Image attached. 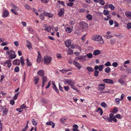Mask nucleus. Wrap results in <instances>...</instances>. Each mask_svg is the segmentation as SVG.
<instances>
[{
    "mask_svg": "<svg viewBox=\"0 0 131 131\" xmlns=\"http://www.w3.org/2000/svg\"><path fill=\"white\" fill-rule=\"evenodd\" d=\"M110 118H112L113 121L115 122H117L116 118L119 119H121L122 118V116L119 114H117L114 116L113 114L111 113L110 114Z\"/></svg>",
    "mask_w": 131,
    "mask_h": 131,
    "instance_id": "1",
    "label": "nucleus"
},
{
    "mask_svg": "<svg viewBox=\"0 0 131 131\" xmlns=\"http://www.w3.org/2000/svg\"><path fill=\"white\" fill-rule=\"evenodd\" d=\"M52 58L49 56H45L43 58V62L46 65H49L51 63L52 60Z\"/></svg>",
    "mask_w": 131,
    "mask_h": 131,
    "instance_id": "2",
    "label": "nucleus"
},
{
    "mask_svg": "<svg viewBox=\"0 0 131 131\" xmlns=\"http://www.w3.org/2000/svg\"><path fill=\"white\" fill-rule=\"evenodd\" d=\"M79 24V28L82 30H86L88 27V25L85 22L81 21Z\"/></svg>",
    "mask_w": 131,
    "mask_h": 131,
    "instance_id": "3",
    "label": "nucleus"
},
{
    "mask_svg": "<svg viewBox=\"0 0 131 131\" xmlns=\"http://www.w3.org/2000/svg\"><path fill=\"white\" fill-rule=\"evenodd\" d=\"M93 39L96 41H101L100 43L101 44H103L104 42L102 36L100 35H96L94 36Z\"/></svg>",
    "mask_w": 131,
    "mask_h": 131,
    "instance_id": "4",
    "label": "nucleus"
},
{
    "mask_svg": "<svg viewBox=\"0 0 131 131\" xmlns=\"http://www.w3.org/2000/svg\"><path fill=\"white\" fill-rule=\"evenodd\" d=\"M9 14V13L7 10L3 9L2 16L4 18L7 17Z\"/></svg>",
    "mask_w": 131,
    "mask_h": 131,
    "instance_id": "5",
    "label": "nucleus"
},
{
    "mask_svg": "<svg viewBox=\"0 0 131 131\" xmlns=\"http://www.w3.org/2000/svg\"><path fill=\"white\" fill-rule=\"evenodd\" d=\"M99 87L98 88V90L100 91H102L105 88V84H101L98 85Z\"/></svg>",
    "mask_w": 131,
    "mask_h": 131,
    "instance_id": "6",
    "label": "nucleus"
},
{
    "mask_svg": "<svg viewBox=\"0 0 131 131\" xmlns=\"http://www.w3.org/2000/svg\"><path fill=\"white\" fill-rule=\"evenodd\" d=\"M10 52H12L11 53V54L9 55V58L11 59H13L15 58L16 56V55L15 54V52L12 50H10Z\"/></svg>",
    "mask_w": 131,
    "mask_h": 131,
    "instance_id": "7",
    "label": "nucleus"
},
{
    "mask_svg": "<svg viewBox=\"0 0 131 131\" xmlns=\"http://www.w3.org/2000/svg\"><path fill=\"white\" fill-rule=\"evenodd\" d=\"M103 118L104 119H105L106 121H108L110 122H112V118H110V115L109 117L105 115L103 117Z\"/></svg>",
    "mask_w": 131,
    "mask_h": 131,
    "instance_id": "8",
    "label": "nucleus"
},
{
    "mask_svg": "<svg viewBox=\"0 0 131 131\" xmlns=\"http://www.w3.org/2000/svg\"><path fill=\"white\" fill-rule=\"evenodd\" d=\"M4 66H5L6 64H7V66L9 68H10L12 65L11 61L10 59H8L6 60V61L4 63Z\"/></svg>",
    "mask_w": 131,
    "mask_h": 131,
    "instance_id": "9",
    "label": "nucleus"
},
{
    "mask_svg": "<svg viewBox=\"0 0 131 131\" xmlns=\"http://www.w3.org/2000/svg\"><path fill=\"white\" fill-rule=\"evenodd\" d=\"M64 13V9L63 8L60 9V10L58 13V15L60 17Z\"/></svg>",
    "mask_w": 131,
    "mask_h": 131,
    "instance_id": "10",
    "label": "nucleus"
},
{
    "mask_svg": "<svg viewBox=\"0 0 131 131\" xmlns=\"http://www.w3.org/2000/svg\"><path fill=\"white\" fill-rule=\"evenodd\" d=\"M71 40L70 39H67L65 41V43L66 46L67 47H69L70 46L71 43Z\"/></svg>",
    "mask_w": 131,
    "mask_h": 131,
    "instance_id": "11",
    "label": "nucleus"
},
{
    "mask_svg": "<svg viewBox=\"0 0 131 131\" xmlns=\"http://www.w3.org/2000/svg\"><path fill=\"white\" fill-rule=\"evenodd\" d=\"M73 64L79 69H80L81 68V65L77 62L74 61Z\"/></svg>",
    "mask_w": 131,
    "mask_h": 131,
    "instance_id": "12",
    "label": "nucleus"
},
{
    "mask_svg": "<svg viewBox=\"0 0 131 131\" xmlns=\"http://www.w3.org/2000/svg\"><path fill=\"white\" fill-rule=\"evenodd\" d=\"M52 84L53 86V89L56 91L57 93L58 94L59 93V90L56 87L54 82L52 83Z\"/></svg>",
    "mask_w": 131,
    "mask_h": 131,
    "instance_id": "13",
    "label": "nucleus"
},
{
    "mask_svg": "<svg viewBox=\"0 0 131 131\" xmlns=\"http://www.w3.org/2000/svg\"><path fill=\"white\" fill-rule=\"evenodd\" d=\"M37 73L41 77H43L44 75V72L43 70H40L38 71Z\"/></svg>",
    "mask_w": 131,
    "mask_h": 131,
    "instance_id": "14",
    "label": "nucleus"
},
{
    "mask_svg": "<svg viewBox=\"0 0 131 131\" xmlns=\"http://www.w3.org/2000/svg\"><path fill=\"white\" fill-rule=\"evenodd\" d=\"M20 61L18 59L14 60L13 61V64L16 65H19L20 64Z\"/></svg>",
    "mask_w": 131,
    "mask_h": 131,
    "instance_id": "15",
    "label": "nucleus"
},
{
    "mask_svg": "<svg viewBox=\"0 0 131 131\" xmlns=\"http://www.w3.org/2000/svg\"><path fill=\"white\" fill-rule=\"evenodd\" d=\"M125 13L126 16L131 19V13L129 12H126Z\"/></svg>",
    "mask_w": 131,
    "mask_h": 131,
    "instance_id": "16",
    "label": "nucleus"
},
{
    "mask_svg": "<svg viewBox=\"0 0 131 131\" xmlns=\"http://www.w3.org/2000/svg\"><path fill=\"white\" fill-rule=\"evenodd\" d=\"M52 124V127L54 128L55 126L54 123L52 121L48 122H47L46 125H51Z\"/></svg>",
    "mask_w": 131,
    "mask_h": 131,
    "instance_id": "17",
    "label": "nucleus"
},
{
    "mask_svg": "<svg viewBox=\"0 0 131 131\" xmlns=\"http://www.w3.org/2000/svg\"><path fill=\"white\" fill-rule=\"evenodd\" d=\"M73 128L72 130L73 131H79L78 129V126L76 124H75L73 126Z\"/></svg>",
    "mask_w": 131,
    "mask_h": 131,
    "instance_id": "18",
    "label": "nucleus"
},
{
    "mask_svg": "<svg viewBox=\"0 0 131 131\" xmlns=\"http://www.w3.org/2000/svg\"><path fill=\"white\" fill-rule=\"evenodd\" d=\"M101 53V51L99 50H94L93 54V55L96 56L99 54Z\"/></svg>",
    "mask_w": 131,
    "mask_h": 131,
    "instance_id": "19",
    "label": "nucleus"
},
{
    "mask_svg": "<svg viewBox=\"0 0 131 131\" xmlns=\"http://www.w3.org/2000/svg\"><path fill=\"white\" fill-rule=\"evenodd\" d=\"M97 112L100 114V115H101L103 113V111L102 109L100 108H99L97 109Z\"/></svg>",
    "mask_w": 131,
    "mask_h": 131,
    "instance_id": "20",
    "label": "nucleus"
},
{
    "mask_svg": "<svg viewBox=\"0 0 131 131\" xmlns=\"http://www.w3.org/2000/svg\"><path fill=\"white\" fill-rule=\"evenodd\" d=\"M10 10L11 12L13 14L15 15H17L18 14V13L17 12L16 9H11Z\"/></svg>",
    "mask_w": 131,
    "mask_h": 131,
    "instance_id": "21",
    "label": "nucleus"
},
{
    "mask_svg": "<svg viewBox=\"0 0 131 131\" xmlns=\"http://www.w3.org/2000/svg\"><path fill=\"white\" fill-rule=\"evenodd\" d=\"M45 16H48L49 18L52 17L53 16L52 14L48 13H45Z\"/></svg>",
    "mask_w": 131,
    "mask_h": 131,
    "instance_id": "22",
    "label": "nucleus"
},
{
    "mask_svg": "<svg viewBox=\"0 0 131 131\" xmlns=\"http://www.w3.org/2000/svg\"><path fill=\"white\" fill-rule=\"evenodd\" d=\"M86 69L89 72H93L94 71L93 68L91 67H87Z\"/></svg>",
    "mask_w": 131,
    "mask_h": 131,
    "instance_id": "23",
    "label": "nucleus"
},
{
    "mask_svg": "<svg viewBox=\"0 0 131 131\" xmlns=\"http://www.w3.org/2000/svg\"><path fill=\"white\" fill-rule=\"evenodd\" d=\"M11 6H12V8L16 9V10L17 11H18L19 10V8L17 7L14 3H11Z\"/></svg>",
    "mask_w": 131,
    "mask_h": 131,
    "instance_id": "24",
    "label": "nucleus"
},
{
    "mask_svg": "<svg viewBox=\"0 0 131 131\" xmlns=\"http://www.w3.org/2000/svg\"><path fill=\"white\" fill-rule=\"evenodd\" d=\"M41 102L43 103V104H46L48 103V101L47 100L44 99H42L41 100Z\"/></svg>",
    "mask_w": 131,
    "mask_h": 131,
    "instance_id": "25",
    "label": "nucleus"
},
{
    "mask_svg": "<svg viewBox=\"0 0 131 131\" xmlns=\"http://www.w3.org/2000/svg\"><path fill=\"white\" fill-rule=\"evenodd\" d=\"M26 63L28 67L32 65L31 63L29 61L28 58H27L26 59Z\"/></svg>",
    "mask_w": 131,
    "mask_h": 131,
    "instance_id": "26",
    "label": "nucleus"
},
{
    "mask_svg": "<svg viewBox=\"0 0 131 131\" xmlns=\"http://www.w3.org/2000/svg\"><path fill=\"white\" fill-rule=\"evenodd\" d=\"M27 41L29 45H26L27 47L29 49H30V48H32V45L31 42L28 41Z\"/></svg>",
    "mask_w": 131,
    "mask_h": 131,
    "instance_id": "27",
    "label": "nucleus"
},
{
    "mask_svg": "<svg viewBox=\"0 0 131 131\" xmlns=\"http://www.w3.org/2000/svg\"><path fill=\"white\" fill-rule=\"evenodd\" d=\"M105 71L106 73L110 72L111 70V69L109 67H107L105 69Z\"/></svg>",
    "mask_w": 131,
    "mask_h": 131,
    "instance_id": "28",
    "label": "nucleus"
},
{
    "mask_svg": "<svg viewBox=\"0 0 131 131\" xmlns=\"http://www.w3.org/2000/svg\"><path fill=\"white\" fill-rule=\"evenodd\" d=\"M66 118L65 117L61 118L60 119V122L62 123H64L65 122Z\"/></svg>",
    "mask_w": 131,
    "mask_h": 131,
    "instance_id": "29",
    "label": "nucleus"
},
{
    "mask_svg": "<svg viewBox=\"0 0 131 131\" xmlns=\"http://www.w3.org/2000/svg\"><path fill=\"white\" fill-rule=\"evenodd\" d=\"M103 13L105 15L107 16L109 14V12L107 10H104L103 11Z\"/></svg>",
    "mask_w": 131,
    "mask_h": 131,
    "instance_id": "30",
    "label": "nucleus"
},
{
    "mask_svg": "<svg viewBox=\"0 0 131 131\" xmlns=\"http://www.w3.org/2000/svg\"><path fill=\"white\" fill-rule=\"evenodd\" d=\"M118 111V108L116 107H115L113 109V113H116Z\"/></svg>",
    "mask_w": 131,
    "mask_h": 131,
    "instance_id": "31",
    "label": "nucleus"
},
{
    "mask_svg": "<svg viewBox=\"0 0 131 131\" xmlns=\"http://www.w3.org/2000/svg\"><path fill=\"white\" fill-rule=\"evenodd\" d=\"M101 105L105 108H106L107 107V105L104 102L101 103Z\"/></svg>",
    "mask_w": 131,
    "mask_h": 131,
    "instance_id": "32",
    "label": "nucleus"
},
{
    "mask_svg": "<svg viewBox=\"0 0 131 131\" xmlns=\"http://www.w3.org/2000/svg\"><path fill=\"white\" fill-rule=\"evenodd\" d=\"M103 81L105 82H113V81L111 79H105L103 80Z\"/></svg>",
    "mask_w": 131,
    "mask_h": 131,
    "instance_id": "33",
    "label": "nucleus"
},
{
    "mask_svg": "<svg viewBox=\"0 0 131 131\" xmlns=\"http://www.w3.org/2000/svg\"><path fill=\"white\" fill-rule=\"evenodd\" d=\"M86 17L89 20H91L92 18V16L90 15L89 14L87 15Z\"/></svg>",
    "mask_w": 131,
    "mask_h": 131,
    "instance_id": "34",
    "label": "nucleus"
},
{
    "mask_svg": "<svg viewBox=\"0 0 131 131\" xmlns=\"http://www.w3.org/2000/svg\"><path fill=\"white\" fill-rule=\"evenodd\" d=\"M115 39L114 38H112L110 40V41L111 45L114 44L115 42Z\"/></svg>",
    "mask_w": 131,
    "mask_h": 131,
    "instance_id": "35",
    "label": "nucleus"
},
{
    "mask_svg": "<svg viewBox=\"0 0 131 131\" xmlns=\"http://www.w3.org/2000/svg\"><path fill=\"white\" fill-rule=\"evenodd\" d=\"M108 6L112 10H113L115 9L114 6L112 4H110L108 5Z\"/></svg>",
    "mask_w": 131,
    "mask_h": 131,
    "instance_id": "36",
    "label": "nucleus"
},
{
    "mask_svg": "<svg viewBox=\"0 0 131 131\" xmlns=\"http://www.w3.org/2000/svg\"><path fill=\"white\" fill-rule=\"evenodd\" d=\"M92 53H90L87 54L86 56H85L86 57L87 56L89 58H92Z\"/></svg>",
    "mask_w": 131,
    "mask_h": 131,
    "instance_id": "37",
    "label": "nucleus"
},
{
    "mask_svg": "<svg viewBox=\"0 0 131 131\" xmlns=\"http://www.w3.org/2000/svg\"><path fill=\"white\" fill-rule=\"evenodd\" d=\"M32 124L33 125L35 126L37 125V123L36 122V121L35 120V119H32Z\"/></svg>",
    "mask_w": 131,
    "mask_h": 131,
    "instance_id": "38",
    "label": "nucleus"
},
{
    "mask_svg": "<svg viewBox=\"0 0 131 131\" xmlns=\"http://www.w3.org/2000/svg\"><path fill=\"white\" fill-rule=\"evenodd\" d=\"M42 82H47V77L45 76H43L42 78Z\"/></svg>",
    "mask_w": 131,
    "mask_h": 131,
    "instance_id": "39",
    "label": "nucleus"
},
{
    "mask_svg": "<svg viewBox=\"0 0 131 131\" xmlns=\"http://www.w3.org/2000/svg\"><path fill=\"white\" fill-rule=\"evenodd\" d=\"M103 67V65H100L99 66V71H101Z\"/></svg>",
    "mask_w": 131,
    "mask_h": 131,
    "instance_id": "40",
    "label": "nucleus"
},
{
    "mask_svg": "<svg viewBox=\"0 0 131 131\" xmlns=\"http://www.w3.org/2000/svg\"><path fill=\"white\" fill-rule=\"evenodd\" d=\"M19 71V68L18 67H16L14 69V71L15 72H18Z\"/></svg>",
    "mask_w": 131,
    "mask_h": 131,
    "instance_id": "41",
    "label": "nucleus"
},
{
    "mask_svg": "<svg viewBox=\"0 0 131 131\" xmlns=\"http://www.w3.org/2000/svg\"><path fill=\"white\" fill-rule=\"evenodd\" d=\"M68 53L70 55L72 54L73 53V51L71 49H69Z\"/></svg>",
    "mask_w": 131,
    "mask_h": 131,
    "instance_id": "42",
    "label": "nucleus"
},
{
    "mask_svg": "<svg viewBox=\"0 0 131 131\" xmlns=\"http://www.w3.org/2000/svg\"><path fill=\"white\" fill-rule=\"evenodd\" d=\"M104 36L107 39H109L113 37V36L111 35H105Z\"/></svg>",
    "mask_w": 131,
    "mask_h": 131,
    "instance_id": "43",
    "label": "nucleus"
},
{
    "mask_svg": "<svg viewBox=\"0 0 131 131\" xmlns=\"http://www.w3.org/2000/svg\"><path fill=\"white\" fill-rule=\"evenodd\" d=\"M131 28V23H129L127 25V28L128 29Z\"/></svg>",
    "mask_w": 131,
    "mask_h": 131,
    "instance_id": "44",
    "label": "nucleus"
},
{
    "mask_svg": "<svg viewBox=\"0 0 131 131\" xmlns=\"http://www.w3.org/2000/svg\"><path fill=\"white\" fill-rule=\"evenodd\" d=\"M64 82H73V81L70 79H64L63 81Z\"/></svg>",
    "mask_w": 131,
    "mask_h": 131,
    "instance_id": "45",
    "label": "nucleus"
},
{
    "mask_svg": "<svg viewBox=\"0 0 131 131\" xmlns=\"http://www.w3.org/2000/svg\"><path fill=\"white\" fill-rule=\"evenodd\" d=\"M99 3L102 5H104L105 4V2L103 0H100L99 1Z\"/></svg>",
    "mask_w": 131,
    "mask_h": 131,
    "instance_id": "46",
    "label": "nucleus"
},
{
    "mask_svg": "<svg viewBox=\"0 0 131 131\" xmlns=\"http://www.w3.org/2000/svg\"><path fill=\"white\" fill-rule=\"evenodd\" d=\"M120 99L118 98H117L115 99V102L117 104H119V100Z\"/></svg>",
    "mask_w": 131,
    "mask_h": 131,
    "instance_id": "47",
    "label": "nucleus"
},
{
    "mask_svg": "<svg viewBox=\"0 0 131 131\" xmlns=\"http://www.w3.org/2000/svg\"><path fill=\"white\" fill-rule=\"evenodd\" d=\"M111 17V16L110 15H109L107 16V18H104V20H108L109 19H110Z\"/></svg>",
    "mask_w": 131,
    "mask_h": 131,
    "instance_id": "48",
    "label": "nucleus"
},
{
    "mask_svg": "<svg viewBox=\"0 0 131 131\" xmlns=\"http://www.w3.org/2000/svg\"><path fill=\"white\" fill-rule=\"evenodd\" d=\"M49 0H41V2L43 3H48L49 1Z\"/></svg>",
    "mask_w": 131,
    "mask_h": 131,
    "instance_id": "49",
    "label": "nucleus"
},
{
    "mask_svg": "<svg viewBox=\"0 0 131 131\" xmlns=\"http://www.w3.org/2000/svg\"><path fill=\"white\" fill-rule=\"evenodd\" d=\"M66 30L67 32L69 33L71 32V30L70 28L69 27L67 28L66 29Z\"/></svg>",
    "mask_w": 131,
    "mask_h": 131,
    "instance_id": "50",
    "label": "nucleus"
},
{
    "mask_svg": "<svg viewBox=\"0 0 131 131\" xmlns=\"http://www.w3.org/2000/svg\"><path fill=\"white\" fill-rule=\"evenodd\" d=\"M19 94L18 93H17L14 96V100H16L17 99V97L18 96V95Z\"/></svg>",
    "mask_w": 131,
    "mask_h": 131,
    "instance_id": "51",
    "label": "nucleus"
},
{
    "mask_svg": "<svg viewBox=\"0 0 131 131\" xmlns=\"http://www.w3.org/2000/svg\"><path fill=\"white\" fill-rule=\"evenodd\" d=\"M99 73V72L98 70H95L94 72V75L95 76H97Z\"/></svg>",
    "mask_w": 131,
    "mask_h": 131,
    "instance_id": "52",
    "label": "nucleus"
},
{
    "mask_svg": "<svg viewBox=\"0 0 131 131\" xmlns=\"http://www.w3.org/2000/svg\"><path fill=\"white\" fill-rule=\"evenodd\" d=\"M58 3H59L60 4L64 6H65L64 2L63 1H58Z\"/></svg>",
    "mask_w": 131,
    "mask_h": 131,
    "instance_id": "53",
    "label": "nucleus"
},
{
    "mask_svg": "<svg viewBox=\"0 0 131 131\" xmlns=\"http://www.w3.org/2000/svg\"><path fill=\"white\" fill-rule=\"evenodd\" d=\"M105 65L106 66H110L111 64L110 62L109 61H108L105 64Z\"/></svg>",
    "mask_w": 131,
    "mask_h": 131,
    "instance_id": "54",
    "label": "nucleus"
},
{
    "mask_svg": "<svg viewBox=\"0 0 131 131\" xmlns=\"http://www.w3.org/2000/svg\"><path fill=\"white\" fill-rule=\"evenodd\" d=\"M112 66L114 67H116L118 66V63L116 62H114L112 64Z\"/></svg>",
    "mask_w": 131,
    "mask_h": 131,
    "instance_id": "55",
    "label": "nucleus"
},
{
    "mask_svg": "<svg viewBox=\"0 0 131 131\" xmlns=\"http://www.w3.org/2000/svg\"><path fill=\"white\" fill-rule=\"evenodd\" d=\"M39 78L38 77H36L34 78V80L35 82H38L39 80Z\"/></svg>",
    "mask_w": 131,
    "mask_h": 131,
    "instance_id": "56",
    "label": "nucleus"
},
{
    "mask_svg": "<svg viewBox=\"0 0 131 131\" xmlns=\"http://www.w3.org/2000/svg\"><path fill=\"white\" fill-rule=\"evenodd\" d=\"M50 27H49V28H45L44 29V30L46 31H47L48 32H49L50 31V28H51V27H50Z\"/></svg>",
    "mask_w": 131,
    "mask_h": 131,
    "instance_id": "57",
    "label": "nucleus"
},
{
    "mask_svg": "<svg viewBox=\"0 0 131 131\" xmlns=\"http://www.w3.org/2000/svg\"><path fill=\"white\" fill-rule=\"evenodd\" d=\"M8 111V109L6 108H5L3 110V113H4L5 114H6L7 112Z\"/></svg>",
    "mask_w": 131,
    "mask_h": 131,
    "instance_id": "58",
    "label": "nucleus"
},
{
    "mask_svg": "<svg viewBox=\"0 0 131 131\" xmlns=\"http://www.w3.org/2000/svg\"><path fill=\"white\" fill-rule=\"evenodd\" d=\"M73 3L70 2L68 3L67 4V5L68 6H73Z\"/></svg>",
    "mask_w": 131,
    "mask_h": 131,
    "instance_id": "59",
    "label": "nucleus"
},
{
    "mask_svg": "<svg viewBox=\"0 0 131 131\" xmlns=\"http://www.w3.org/2000/svg\"><path fill=\"white\" fill-rule=\"evenodd\" d=\"M8 42L6 41L5 42H3L1 44V45L2 46H7V43Z\"/></svg>",
    "mask_w": 131,
    "mask_h": 131,
    "instance_id": "60",
    "label": "nucleus"
},
{
    "mask_svg": "<svg viewBox=\"0 0 131 131\" xmlns=\"http://www.w3.org/2000/svg\"><path fill=\"white\" fill-rule=\"evenodd\" d=\"M109 23L110 25H112L113 23V20L110 19L109 21Z\"/></svg>",
    "mask_w": 131,
    "mask_h": 131,
    "instance_id": "61",
    "label": "nucleus"
},
{
    "mask_svg": "<svg viewBox=\"0 0 131 131\" xmlns=\"http://www.w3.org/2000/svg\"><path fill=\"white\" fill-rule=\"evenodd\" d=\"M60 71L63 73H66L67 72L66 70L64 69H62L60 70Z\"/></svg>",
    "mask_w": 131,
    "mask_h": 131,
    "instance_id": "62",
    "label": "nucleus"
},
{
    "mask_svg": "<svg viewBox=\"0 0 131 131\" xmlns=\"http://www.w3.org/2000/svg\"><path fill=\"white\" fill-rule=\"evenodd\" d=\"M28 126V125H26V126L25 127V128L23 129L22 131H25L27 129Z\"/></svg>",
    "mask_w": 131,
    "mask_h": 131,
    "instance_id": "63",
    "label": "nucleus"
},
{
    "mask_svg": "<svg viewBox=\"0 0 131 131\" xmlns=\"http://www.w3.org/2000/svg\"><path fill=\"white\" fill-rule=\"evenodd\" d=\"M20 108L23 109L25 108L26 107V105L24 104H23L20 106Z\"/></svg>",
    "mask_w": 131,
    "mask_h": 131,
    "instance_id": "64",
    "label": "nucleus"
}]
</instances>
